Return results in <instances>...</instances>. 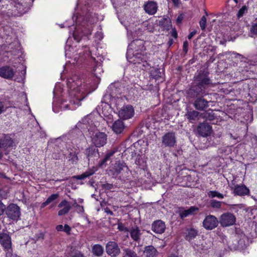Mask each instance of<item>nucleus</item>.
I'll use <instances>...</instances> for the list:
<instances>
[{"instance_id":"2eb2a0df","label":"nucleus","mask_w":257,"mask_h":257,"mask_svg":"<svg viewBox=\"0 0 257 257\" xmlns=\"http://www.w3.org/2000/svg\"><path fill=\"white\" fill-rule=\"evenodd\" d=\"M212 127L207 123L203 122L200 123L197 127L198 134L202 137L209 136L212 133Z\"/></svg>"},{"instance_id":"a18cd8bd","label":"nucleus","mask_w":257,"mask_h":257,"mask_svg":"<svg viewBox=\"0 0 257 257\" xmlns=\"http://www.w3.org/2000/svg\"><path fill=\"white\" fill-rule=\"evenodd\" d=\"M10 107V106H6V107H5L4 104H3V102L0 101V114L4 112L6 110V108Z\"/></svg>"},{"instance_id":"6ab92c4d","label":"nucleus","mask_w":257,"mask_h":257,"mask_svg":"<svg viewBox=\"0 0 257 257\" xmlns=\"http://www.w3.org/2000/svg\"><path fill=\"white\" fill-rule=\"evenodd\" d=\"M125 169H128L125 164L123 162H117L115 163L114 167L110 170L113 176H118L122 171Z\"/></svg>"},{"instance_id":"a211bd4d","label":"nucleus","mask_w":257,"mask_h":257,"mask_svg":"<svg viewBox=\"0 0 257 257\" xmlns=\"http://www.w3.org/2000/svg\"><path fill=\"white\" fill-rule=\"evenodd\" d=\"M59 208H62L58 212L59 216H63L67 214L71 209L70 203L66 200H62L58 205Z\"/></svg>"},{"instance_id":"603ef678","label":"nucleus","mask_w":257,"mask_h":257,"mask_svg":"<svg viewBox=\"0 0 257 257\" xmlns=\"http://www.w3.org/2000/svg\"><path fill=\"white\" fill-rule=\"evenodd\" d=\"M104 211L105 213H106L107 214H109L110 215H113L112 211H111L108 207H106L105 208H104Z\"/></svg>"},{"instance_id":"774afa93","label":"nucleus","mask_w":257,"mask_h":257,"mask_svg":"<svg viewBox=\"0 0 257 257\" xmlns=\"http://www.w3.org/2000/svg\"><path fill=\"white\" fill-rule=\"evenodd\" d=\"M2 0H0V2Z\"/></svg>"},{"instance_id":"a878e982","label":"nucleus","mask_w":257,"mask_h":257,"mask_svg":"<svg viewBox=\"0 0 257 257\" xmlns=\"http://www.w3.org/2000/svg\"><path fill=\"white\" fill-rule=\"evenodd\" d=\"M104 252L103 246L100 244H95L92 247V252L96 256L100 257L102 256Z\"/></svg>"},{"instance_id":"7c9ffc66","label":"nucleus","mask_w":257,"mask_h":257,"mask_svg":"<svg viewBox=\"0 0 257 257\" xmlns=\"http://www.w3.org/2000/svg\"><path fill=\"white\" fill-rule=\"evenodd\" d=\"M78 153L75 152H70L68 156V161L72 164H76L78 161Z\"/></svg>"},{"instance_id":"1a4fd4ad","label":"nucleus","mask_w":257,"mask_h":257,"mask_svg":"<svg viewBox=\"0 0 257 257\" xmlns=\"http://www.w3.org/2000/svg\"><path fill=\"white\" fill-rule=\"evenodd\" d=\"M235 220L236 218L233 214L225 213L221 215L219 222L221 226L226 227L233 225Z\"/></svg>"},{"instance_id":"7ed1b4c3","label":"nucleus","mask_w":257,"mask_h":257,"mask_svg":"<svg viewBox=\"0 0 257 257\" xmlns=\"http://www.w3.org/2000/svg\"><path fill=\"white\" fill-rule=\"evenodd\" d=\"M145 50L143 41L141 40L133 41L129 44L126 52V58L128 61L134 64L139 63V60L142 59V53Z\"/></svg>"},{"instance_id":"13d9d810","label":"nucleus","mask_w":257,"mask_h":257,"mask_svg":"<svg viewBox=\"0 0 257 257\" xmlns=\"http://www.w3.org/2000/svg\"><path fill=\"white\" fill-rule=\"evenodd\" d=\"M172 36L174 38H176L177 37V33L176 30H173L172 32Z\"/></svg>"},{"instance_id":"f03ea898","label":"nucleus","mask_w":257,"mask_h":257,"mask_svg":"<svg viewBox=\"0 0 257 257\" xmlns=\"http://www.w3.org/2000/svg\"><path fill=\"white\" fill-rule=\"evenodd\" d=\"M68 86L71 90V95L76 98V100H71L70 102L77 105H80V101L85 97L84 94L86 91L84 80L75 76L68 80Z\"/></svg>"},{"instance_id":"3c124183","label":"nucleus","mask_w":257,"mask_h":257,"mask_svg":"<svg viewBox=\"0 0 257 257\" xmlns=\"http://www.w3.org/2000/svg\"><path fill=\"white\" fill-rule=\"evenodd\" d=\"M6 257H17L16 254H13L11 251L8 250L6 253Z\"/></svg>"},{"instance_id":"e2e57ef3","label":"nucleus","mask_w":257,"mask_h":257,"mask_svg":"<svg viewBox=\"0 0 257 257\" xmlns=\"http://www.w3.org/2000/svg\"><path fill=\"white\" fill-rule=\"evenodd\" d=\"M74 39L77 41V42H79V40L78 39H77L76 38V37L75 36V35L74 36Z\"/></svg>"},{"instance_id":"b1692460","label":"nucleus","mask_w":257,"mask_h":257,"mask_svg":"<svg viewBox=\"0 0 257 257\" xmlns=\"http://www.w3.org/2000/svg\"><path fill=\"white\" fill-rule=\"evenodd\" d=\"M198 235V231L194 228H188L186 230V233L185 235V239L191 241L192 239L195 238Z\"/></svg>"},{"instance_id":"393cba45","label":"nucleus","mask_w":257,"mask_h":257,"mask_svg":"<svg viewBox=\"0 0 257 257\" xmlns=\"http://www.w3.org/2000/svg\"><path fill=\"white\" fill-rule=\"evenodd\" d=\"M144 253L147 257H154L158 255L157 249L152 245H149L145 247Z\"/></svg>"},{"instance_id":"dca6fc26","label":"nucleus","mask_w":257,"mask_h":257,"mask_svg":"<svg viewBox=\"0 0 257 257\" xmlns=\"http://www.w3.org/2000/svg\"><path fill=\"white\" fill-rule=\"evenodd\" d=\"M233 189L234 195L242 196L247 195L249 193V189L243 184L235 185Z\"/></svg>"},{"instance_id":"6e6d98bb","label":"nucleus","mask_w":257,"mask_h":257,"mask_svg":"<svg viewBox=\"0 0 257 257\" xmlns=\"http://www.w3.org/2000/svg\"><path fill=\"white\" fill-rule=\"evenodd\" d=\"M72 257H84L83 254L80 252H76Z\"/></svg>"},{"instance_id":"f8f14e48","label":"nucleus","mask_w":257,"mask_h":257,"mask_svg":"<svg viewBox=\"0 0 257 257\" xmlns=\"http://www.w3.org/2000/svg\"><path fill=\"white\" fill-rule=\"evenodd\" d=\"M176 142L174 133L169 132L162 137V143L166 147H173Z\"/></svg>"},{"instance_id":"cd10ccee","label":"nucleus","mask_w":257,"mask_h":257,"mask_svg":"<svg viewBox=\"0 0 257 257\" xmlns=\"http://www.w3.org/2000/svg\"><path fill=\"white\" fill-rule=\"evenodd\" d=\"M94 173V171L93 170H89L81 175L74 176V178L77 180H83L92 175Z\"/></svg>"},{"instance_id":"20e7f679","label":"nucleus","mask_w":257,"mask_h":257,"mask_svg":"<svg viewBox=\"0 0 257 257\" xmlns=\"http://www.w3.org/2000/svg\"><path fill=\"white\" fill-rule=\"evenodd\" d=\"M32 0H13L11 4L13 7V11L16 16H21L30 9Z\"/></svg>"},{"instance_id":"4d7b16f0","label":"nucleus","mask_w":257,"mask_h":257,"mask_svg":"<svg viewBox=\"0 0 257 257\" xmlns=\"http://www.w3.org/2000/svg\"><path fill=\"white\" fill-rule=\"evenodd\" d=\"M171 1L175 6L178 7L180 4V0H171Z\"/></svg>"},{"instance_id":"5fc2aeb1","label":"nucleus","mask_w":257,"mask_h":257,"mask_svg":"<svg viewBox=\"0 0 257 257\" xmlns=\"http://www.w3.org/2000/svg\"><path fill=\"white\" fill-rule=\"evenodd\" d=\"M63 228L64 226L62 225H58L56 226V229L58 231H63Z\"/></svg>"},{"instance_id":"39448f33","label":"nucleus","mask_w":257,"mask_h":257,"mask_svg":"<svg viewBox=\"0 0 257 257\" xmlns=\"http://www.w3.org/2000/svg\"><path fill=\"white\" fill-rule=\"evenodd\" d=\"M7 216L14 221H17L20 217L21 212L19 206L14 203H11L6 208Z\"/></svg>"},{"instance_id":"72a5a7b5","label":"nucleus","mask_w":257,"mask_h":257,"mask_svg":"<svg viewBox=\"0 0 257 257\" xmlns=\"http://www.w3.org/2000/svg\"><path fill=\"white\" fill-rule=\"evenodd\" d=\"M208 195L209 197L214 198L217 197L218 198H223L224 196L223 194L216 191H210L208 193Z\"/></svg>"},{"instance_id":"2f4dec72","label":"nucleus","mask_w":257,"mask_h":257,"mask_svg":"<svg viewBox=\"0 0 257 257\" xmlns=\"http://www.w3.org/2000/svg\"><path fill=\"white\" fill-rule=\"evenodd\" d=\"M59 197L58 194H53L50 196L46 200V201L43 202L42 204V207H44L48 205L50 203L56 200Z\"/></svg>"},{"instance_id":"9b49d317","label":"nucleus","mask_w":257,"mask_h":257,"mask_svg":"<svg viewBox=\"0 0 257 257\" xmlns=\"http://www.w3.org/2000/svg\"><path fill=\"white\" fill-rule=\"evenodd\" d=\"M143 8L146 13L150 15H154L157 12L158 8V4L155 1H148L145 2Z\"/></svg>"},{"instance_id":"c85d7f7f","label":"nucleus","mask_w":257,"mask_h":257,"mask_svg":"<svg viewBox=\"0 0 257 257\" xmlns=\"http://www.w3.org/2000/svg\"><path fill=\"white\" fill-rule=\"evenodd\" d=\"M198 115L199 112L195 110L189 111L186 114L187 118L191 122H193L194 121H195L197 119Z\"/></svg>"},{"instance_id":"bb28decb","label":"nucleus","mask_w":257,"mask_h":257,"mask_svg":"<svg viewBox=\"0 0 257 257\" xmlns=\"http://www.w3.org/2000/svg\"><path fill=\"white\" fill-rule=\"evenodd\" d=\"M201 115L203 118L209 120H212L215 118V113L213 110L210 109L204 111Z\"/></svg>"},{"instance_id":"c03bdc74","label":"nucleus","mask_w":257,"mask_h":257,"mask_svg":"<svg viewBox=\"0 0 257 257\" xmlns=\"http://www.w3.org/2000/svg\"><path fill=\"white\" fill-rule=\"evenodd\" d=\"M6 206L4 204L1 200H0V216L2 215L6 210Z\"/></svg>"},{"instance_id":"09e8293b","label":"nucleus","mask_w":257,"mask_h":257,"mask_svg":"<svg viewBox=\"0 0 257 257\" xmlns=\"http://www.w3.org/2000/svg\"><path fill=\"white\" fill-rule=\"evenodd\" d=\"M188 43L187 41H185L183 43V51L187 53L188 51Z\"/></svg>"},{"instance_id":"423d86ee","label":"nucleus","mask_w":257,"mask_h":257,"mask_svg":"<svg viewBox=\"0 0 257 257\" xmlns=\"http://www.w3.org/2000/svg\"><path fill=\"white\" fill-rule=\"evenodd\" d=\"M202 224L205 229L211 230L215 228L218 226V220L215 216L208 215L204 218Z\"/></svg>"},{"instance_id":"338daca9","label":"nucleus","mask_w":257,"mask_h":257,"mask_svg":"<svg viewBox=\"0 0 257 257\" xmlns=\"http://www.w3.org/2000/svg\"><path fill=\"white\" fill-rule=\"evenodd\" d=\"M166 20L167 21L168 23H170V21L169 20L166 19Z\"/></svg>"},{"instance_id":"de8ad7c7","label":"nucleus","mask_w":257,"mask_h":257,"mask_svg":"<svg viewBox=\"0 0 257 257\" xmlns=\"http://www.w3.org/2000/svg\"><path fill=\"white\" fill-rule=\"evenodd\" d=\"M233 54L234 55L235 58H236L239 59L240 61H242L244 58V57L242 55H241L238 53L233 52Z\"/></svg>"},{"instance_id":"8fccbe9b","label":"nucleus","mask_w":257,"mask_h":257,"mask_svg":"<svg viewBox=\"0 0 257 257\" xmlns=\"http://www.w3.org/2000/svg\"><path fill=\"white\" fill-rule=\"evenodd\" d=\"M183 19H184V16L183 15L181 14V15H179L178 17L177 20H176L177 24L181 23Z\"/></svg>"},{"instance_id":"58836bf2","label":"nucleus","mask_w":257,"mask_h":257,"mask_svg":"<svg viewBox=\"0 0 257 257\" xmlns=\"http://www.w3.org/2000/svg\"><path fill=\"white\" fill-rule=\"evenodd\" d=\"M117 229L119 231L129 233V230L128 228L126 227L122 223H119L118 224Z\"/></svg>"},{"instance_id":"0e129e2a","label":"nucleus","mask_w":257,"mask_h":257,"mask_svg":"<svg viewBox=\"0 0 257 257\" xmlns=\"http://www.w3.org/2000/svg\"><path fill=\"white\" fill-rule=\"evenodd\" d=\"M169 257H178V256L176 255H172L170 256Z\"/></svg>"},{"instance_id":"4468645a","label":"nucleus","mask_w":257,"mask_h":257,"mask_svg":"<svg viewBox=\"0 0 257 257\" xmlns=\"http://www.w3.org/2000/svg\"><path fill=\"white\" fill-rule=\"evenodd\" d=\"M129 234L133 241L139 243L141 240L143 231L138 226H135L130 229Z\"/></svg>"},{"instance_id":"79ce46f5","label":"nucleus","mask_w":257,"mask_h":257,"mask_svg":"<svg viewBox=\"0 0 257 257\" xmlns=\"http://www.w3.org/2000/svg\"><path fill=\"white\" fill-rule=\"evenodd\" d=\"M250 32L255 35H257V23L252 25L250 28Z\"/></svg>"},{"instance_id":"f704fd0d","label":"nucleus","mask_w":257,"mask_h":257,"mask_svg":"<svg viewBox=\"0 0 257 257\" xmlns=\"http://www.w3.org/2000/svg\"><path fill=\"white\" fill-rule=\"evenodd\" d=\"M247 10L248 8L246 6H243L242 7V8L239 9L237 14V18L239 19L240 18L242 17L244 14L247 12Z\"/></svg>"},{"instance_id":"bf43d9fd","label":"nucleus","mask_w":257,"mask_h":257,"mask_svg":"<svg viewBox=\"0 0 257 257\" xmlns=\"http://www.w3.org/2000/svg\"><path fill=\"white\" fill-rule=\"evenodd\" d=\"M174 43V41L172 39H170L168 42V45L169 47H170Z\"/></svg>"},{"instance_id":"6e6552de","label":"nucleus","mask_w":257,"mask_h":257,"mask_svg":"<svg viewBox=\"0 0 257 257\" xmlns=\"http://www.w3.org/2000/svg\"><path fill=\"white\" fill-rule=\"evenodd\" d=\"M107 136L104 133H96L92 137V142L96 147H103L106 143Z\"/></svg>"},{"instance_id":"aec40b11","label":"nucleus","mask_w":257,"mask_h":257,"mask_svg":"<svg viewBox=\"0 0 257 257\" xmlns=\"http://www.w3.org/2000/svg\"><path fill=\"white\" fill-rule=\"evenodd\" d=\"M13 140L9 135H4L0 140V148L5 150L12 147Z\"/></svg>"},{"instance_id":"ddd939ff","label":"nucleus","mask_w":257,"mask_h":257,"mask_svg":"<svg viewBox=\"0 0 257 257\" xmlns=\"http://www.w3.org/2000/svg\"><path fill=\"white\" fill-rule=\"evenodd\" d=\"M0 243L5 249L7 251L10 250L12 247V240L10 235L5 232H1Z\"/></svg>"},{"instance_id":"ea45409f","label":"nucleus","mask_w":257,"mask_h":257,"mask_svg":"<svg viewBox=\"0 0 257 257\" xmlns=\"http://www.w3.org/2000/svg\"><path fill=\"white\" fill-rule=\"evenodd\" d=\"M114 153V152H111L106 154L104 159L102 160L101 164H103L106 162L109 159V158L113 156Z\"/></svg>"},{"instance_id":"412c9836","label":"nucleus","mask_w":257,"mask_h":257,"mask_svg":"<svg viewBox=\"0 0 257 257\" xmlns=\"http://www.w3.org/2000/svg\"><path fill=\"white\" fill-rule=\"evenodd\" d=\"M14 75V70L10 67L4 66L0 68V76L9 79L12 78Z\"/></svg>"},{"instance_id":"5701e85b","label":"nucleus","mask_w":257,"mask_h":257,"mask_svg":"<svg viewBox=\"0 0 257 257\" xmlns=\"http://www.w3.org/2000/svg\"><path fill=\"white\" fill-rule=\"evenodd\" d=\"M124 126L123 122L120 119H117L113 123L112 125V130L116 134L121 133L123 129Z\"/></svg>"},{"instance_id":"0eeeda50","label":"nucleus","mask_w":257,"mask_h":257,"mask_svg":"<svg viewBox=\"0 0 257 257\" xmlns=\"http://www.w3.org/2000/svg\"><path fill=\"white\" fill-rule=\"evenodd\" d=\"M135 114L133 107L131 105L123 106L118 111V116L120 118L124 120L132 118Z\"/></svg>"},{"instance_id":"4c0bfd02","label":"nucleus","mask_w":257,"mask_h":257,"mask_svg":"<svg viewBox=\"0 0 257 257\" xmlns=\"http://www.w3.org/2000/svg\"><path fill=\"white\" fill-rule=\"evenodd\" d=\"M199 24L201 30H204L205 29L206 25V18L205 16L202 17Z\"/></svg>"},{"instance_id":"473e14b6","label":"nucleus","mask_w":257,"mask_h":257,"mask_svg":"<svg viewBox=\"0 0 257 257\" xmlns=\"http://www.w3.org/2000/svg\"><path fill=\"white\" fill-rule=\"evenodd\" d=\"M103 72L102 66L100 65H97L93 70V74L96 78H99L101 73Z\"/></svg>"},{"instance_id":"e433bc0d","label":"nucleus","mask_w":257,"mask_h":257,"mask_svg":"<svg viewBox=\"0 0 257 257\" xmlns=\"http://www.w3.org/2000/svg\"><path fill=\"white\" fill-rule=\"evenodd\" d=\"M210 204L211 207L215 208H220L221 206V202L215 200H211Z\"/></svg>"},{"instance_id":"680f3d73","label":"nucleus","mask_w":257,"mask_h":257,"mask_svg":"<svg viewBox=\"0 0 257 257\" xmlns=\"http://www.w3.org/2000/svg\"><path fill=\"white\" fill-rule=\"evenodd\" d=\"M0 178H6V175L3 173L0 172Z\"/></svg>"},{"instance_id":"4be33fe9","label":"nucleus","mask_w":257,"mask_h":257,"mask_svg":"<svg viewBox=\"0 0 257 257\" xmlns=\"http://www.w3.org/2000/svg\"><path fill=\"white\" fill-rule=\"evenodd\" d=\"M198 208L195 206H191L189 209L179 211V215L181 218L183 219L190 215L193 214L198 210Z\"/></svg>"},{"instance_id":"c9c22d12","label":"nucleus","mask_w":257,"mask_h":257,"mask_svg":"<svg viewBox=\"0 0 257 257\" xmlns=\"http://www.w3.org/2000/svg\"><path fill=\"white\" fill-rule=\"evenodd\" d=\"M125 255L123 257H135V252L130 249L126 248L124 250Z\"/></svg>"},{"instance_id":"052dcab7","label":"nucleus","mask_w":257,"mask_h":257,"mask_svg":"<svg viewBox=\"0 0 257 257\" xmlns=\"http://www.w3.org/2000/svg\"><path fill=\"white\" fill-rule=\"evenodd\" d=\"M88 117H86V118H84V119H82V121H83V123L84 124L86 123V122L89 123V122H88V120H87V119H88Z\"/></svg>"},{"instance_id":"f3484780","label":"nucleus","mask_w":257,"mask_h":257,"mask_svg":"<svg viewBox=\"0 0 257 257\" xmlns=\"http://www.w3.org/2000/svg\"><path fill=\"white\" fill-rule=\"evenodd\" d=\"M166 229L165 223L160 220L154 221L152 224V230L155 233L162 234Z\"/></svg>"},{"instance_id":"37998d69","label":"nucleus","mask_w":257,"mask_h":257,"mask_svg":"<svg viewBox=\"0 0 257 257\" xmlns=\"http://www.w3.org/2000/svg\"><path fill=\"white\" fill-rule=\"evenodd\" d=\"M102 187L105 190H110L113 188V185L109 183H105L102 185Z\"/></svg>"},{"instance_id":"864d4df0","label":"nucleus","mask_w":257,"mask_h":257,"mask_svg":"<svg viewBox=\"0 0 257 257\" xmlns=\"http://www.w3.org/2000/svg\"><path fill=\"white\" fill-rule=\"evenodd\" d=\"M197 32L196 31H193L192 32H191L189 35L188 36V38L189 39H191L196 34Z\"/></svg>"},{"instance_id":"69168bd1","label":"nucleus","mask_w":257,"mask_h":257,"mask_svg":"<svg viewBox=\"0 0 257 257\" xmlns=\"http://www.w3.org/2000/svg\"><path fill=\"white\" fill-rule=\"evenodd\" d=\"M234 2L236 3V4H237L238 3V0H233Z\"/></svg>"},{"instance_id":"49530a36","label":"nucleus","mask_w":257,"mask_h":257,"mask_svg":"<svg viewBox=\"0 0 257 257\" xmlns=\"http://www.w3.org/2000/svg\"><path fill=\"white\" fill-rule=\"evenodd\" d=\"M70 230H71V228L68 225L65 224L64 226L63 231L66 232L68 234H69Z\"/></svg>"},{"instance_id":"a19ab883","label":"nucleus","mask_w":257,"mask_h":257,"mask_svg":"<svg viewBox=\"0 0 257 257\" xmlns=\"http://www.w3.org/2000/svg\"><path fill=\"white\" fill-rule=\"evenodd\" d=\"M73 206L77 209L78 211L79 212H84V210L82 206L78 204L76 202L74 203Z\"/></svg>"},{"instance_id":"f257e3e1","label":"nucleus","mask_w":257,"mask_h":257,"mask_svg":"<svg viewBox=\"0 0 257 257\" xmlns=\"http://www.w3.org/2000/svg\"><path fill=\"white\" fill-rule=\"evenodd\" d=\"M194 84L188 90V94L191 97L200 96L195 100L193 105L197 110L202 111L209 106V101L202 96L207 94V89L212 86V83L207 75L200 71L195 77Z\"/></svg>"},{"instance_id":"9d476101","label":"nucleus","mask_w":257,"mask_h":257,"mask_svg":"<svg viewBox=\"0 0 257 257\" xmlns=\"http://www.w3.org/2000/svg\"><path fill=\"white\" fill-rule=\"evenodd\" d=\"M105 248L106 253L111 257L116 256L120 252L117 243L115 241L108 242L106 244Z\"/></svg>"},{"instance_id":"c756f323","label":"nucleus","mask_w":257,"mask_h":257,"mask_svg":"<svg viewBox=\"0 0 257 257\" xmlns=\"http://www.w3.org/2000/svg\"><path fill=\"white\" fill-rule=\"evenodd\" d=\"M98 150L95 149L93 147H90L88 149H87L85 151V154L87 156L88 160H90V159L92 156H95L97 155H98Z\"/></svg>"}]
</instances>
